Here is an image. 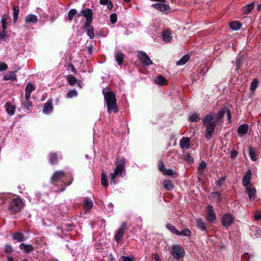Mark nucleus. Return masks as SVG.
Instances as JSON below:
<instances>
[{"label": "nucleus", "instance_id": "nucleus-1", "mask_svg": "<svg viewBox=\"0 0 261 261\" xmlns=\"http://www.w3.org/2000/svg\"><path fill=\"white\" fill-rule=\"evenodd\" d=\"M102 94L107 104L108 113H110L112 111L114 113L118 112L119 109L116 105V98L114 93L109 88H105L102 90Z\"/></svg>", "mask_w": 261, "mask_h": 261}, {"label": "nucleus", "instance_id": "nucleus-2", "mask_svg": "<svg viewBox=\"0 0 261 261\" xmlns=\"http://www.w3.org/2000/svg\"><path fill=\"white\" fill-rule=\"evenodd\" d=\"M125 159L122 158L121 159L118 158L115 162L116 167L113 173L110 174V183L111 185H116L117 181L116 178L117 177H124L125 175Z\"/></svg>", "mask_w": 261, "mask_h": 261}, {"label": "nucleus", "instance_id": "nucleus-3", "mask_svg": "<svg viewBox=\"0 0 261 261\" xmlns=\"http://www.w3.org/2000/svg\"><path fill=\"white\" fill-rule=\"evenodd\" d=\"M202 122L206 128L205 137L207 139L210 140L216 126V121L214 119V115L212 113L206 115Z\"/></svg>", "mask_w": 261, "mask_h": 261}, {"label": "nucleus", "instance_id": "nucleus-4", "mask_svg": "<svg viewBox=\"0 0 261 261\" xmlns=\"http://www.w3.org/2000/svg\"><path fill=\"white\" fill-rule=\"evenodd\" d=\"M23 204V203L20 199L18 198L13 199L9 204V210L11 213H18L22 207Z\"/></svg>", "mask_w": 261, "mask_h": 261}, {"label": "nucleus", "instance_id": "nucleus-5", "mask_svg": "<svg viewBox=\"0 0 261 261\" xmlns=\"http://www.w3.org/2000/svg\"><path fill=\"white\" fill-rule=\"evenodd\" d=\"M171 254L174 258L178 259L184 257L185 250L179 245H174L172 247Z\"/></svg>", "mask_w": 261, "mask_h": 261}, {"label": "nucleus", "instance_id": "nucleus-6", "mask_svg": "<svg viewBox=\"0 0 261 261\" xmlns=\"http://www.w3.org/2000/svg\"><path fill=\"white\" fill-rule=\"evenodd\" d=\"M137 57L144 66H149L153 63L148 56L143 51H138Z\"/></svg>", "mask_w": 261, "mask_h": 261}, {"label": "nucleus", "instance_id": "nucleus-7", "mask_svg": "<svg viewBox=\"0 0 261 261\" xmlns=\"http://www.w3.org/2000/svg\"><path fill=\"white\" fill-rule=\"evenodd\" d=\"M126 222H123L122 223L121 227L118 229L115 235V240L118 243L120 241L125 230L126 229Z\"/></svg>", "mask_w": 261, "mask_h": 261}, {"label": "nucleus", "instance_id": "nucleus-8", "mask_svg": "<svg viewBox=\"0 0 261 261\" xmlns=\"http://www.w3.org/2000/svg\"><path fill=\"white\" fill-rule=\"evenodd\" d=\"M82 14L86 18V20L85 22V24L86 25H88V24H91L92 21V15H93V12L92 10L90 9H86L85 10H83L81 12V14L79 15V16Z\"/></svg>", "mask_w": 261, "mask_h": 261}, {"label": "nucleus", "instance_id": "nucleus-9", "mask_svg": "<svg viewBox=\"0 0 261 261\" xmlns=\"http://www.w3.org/2000/svg\"><path fill=\"white\" fill-rule=\"evenodd\" d=\"M234 220L233 216L229 214H226L222 218V224L225 227L229 226L232 224Z\"/></svg>", "mask_w": 261, "mask_h": 261}, {"label": "nucleus", "instance_id": "nucleus-10", "mask_svg": "<svg viewBox=\"0 0 261 261\" xmlns=\"http://www.w3.org/2000/svg\"><path fill=\"white\" fill-rule=\"evenodd\" d=\"M206 218L210 222H213L216 219V214L212 205H208L206 207Z\"/></svg>", "mask_w": 261, "mask_h": 261}, {"label": "nucleus", "instance_id": "nucleus-11", "mask_svg": "<svg viewBox=\"0 0 261 261\" xmlns=\"http://www.w3.org/2000/svg\"><path fill=\"white\" fill-rule=\"evenodd\" d=\"M152 6L156 9L165 13L169 12L171 9L170 6L165 4L156 3L152 5Z\"/></svg>", "mask_w": 261, "mask_h": 261}, {"label": "nucleus", "instance_id": "nucleus-12", "mask_svg": "<svg viewBox=\"0 0 261 261\" xmlns=\"http://www.w3.org/2000/svg\"><path fill=\"white\" fill-rule=\"evenodd\" d=\"M65 173L62 171H58L55 172L51 177V182L53 184L60 180L65 176Z\"/></svg>", "mask_w": 261, "mask_h": 261}, {"label": "nucleus", "instance_id": "nucleus-13", "mask_svg": "<svg viewBox=\"0 0 261 261\" xmlns=\"http://www.w3.org/2000/svg\"><path fill=\"white\" fill-rule=\"evenodd\" d=\"M246 192L247 193L250 201L256 198V190L254 187L250 186L246 187Z\"/></svg>", "mask_w": 261, "mask_h": 261}, {"label": "nucleus", "instance_id": "nucleus-14", "mask_svg": "<svg viewBox=\"0 0 261 261\" xmlns=\"http://www.w3.org/2000/svg\"><path fill=\"white\" fill-rule=\"evenodd\" d=\"M251 177V171L250 170H248L243 176L242 182L243 185L245 187L250 186L249 185Z\"/></svg>", "mask_w": 261, "mask_h": 261}, {"label": "nucleus", "instance_id": "nucleus-15", "mask_svg": "<svg viewBox=\"0 0 261 261\" xmlns=\"http://www.w3.org/2000/svg\"><path fill=\"white\" fill-rule=\"evenodd\" d=\"M5 108L8 114L12 116L15 113V107L11 102L7 101L5 104Z\"/></svg>", "mask_w": 261, "mask_h": 261}, {"label": "nucleus", "instance_id": "nucleus-16", "mask_svg": "<svg viewBox=\"0 0 261 261\" xmlns=\"http://www.w3.org/2000/svg\"><path fill=\"white\" fill-rule=\"evenodd\" d=\"M190 139L188 137H182L179 142V145L181 149H188L190 147Z\"/></svg>", "mask_w": 261, "mask_h": 261}, {"label": "nucleus", "instance_id": "nucleus-17", "mask_svg": "<svg viewBox=\"0 0 261 261\" xmlns=\"http://www.w3.org/2000/svg\"><path fill=\"white\" fill-rule=\"evenodd\" d=\"M83 29L87 31V35L89 37L90 39L94 38V28L92 25H91V24H88V25L86 24H84Z\"/></svg>", "mask_w": 261, "mask_h": 261}, {"label": "nucleus", "instance_id": "nucleus-18", "mask_svg": "<svg viewBox=\"0 0 261 261\" xmlns=\"http://www.w3.org/2000/svg\"><path fill=\"white\" fill-rule=\"evenodd\" d=\"M53 109V107L52 101L50 100H47L44 105L42 112L45 114H48L52 111Z\"/></svg>", "mask_w": 261, "mask_h": 261}, {"label": "nucleus", "instance_id": "nucleus-19", "mask_svg": "<svg viewBox=\"0 0 261 261\" xmlns=\"http://www.w3.org/2000/svg\"><path fill=\"white\" fill-rule=\"evenodd\" d=\"M19 248L23 250L26 253H29L34 250V247L32 245L25 244L24 243H21L19 245Z\"/></svg>", "mask_w": 261, "mask_h": 261}, {"label": "nucleus", "instance_id": "nucleus-20", "mask_svg": "<svg viewBox=\"0 0 261 261\" xmlns=\"http://www.w3.org/2000/svg\"><path fill=\"white\" fill-rule=\"evenodd\" d=\"M34 90H35L34 86L31 83H28L25 87V97L30 98L31 92Z\"/></svg>", "mask_w": 261, "mask_h": 261}, {"label": "nucleus", "instance_id": "nucleus-21", "mask_svg": "<svg viewBox=\"0 0 261 261\" xmlns=\"http://www.w3.org/2000/svg\"><path fill=\"white\" fill-rule=\"evenodd\" d=\"M163 40L165 42H169L172 38V33L169 30L164 31L162 33Z\"/></svg>", "mask_w": 261, "mask_h": 261}, {"label": "nucleus", "instance_id": "nucleus-22", "mask_svg": "<svg viewBox=\"0 0 261 261\" xmlns=\"http://www.w3.org/2000/svg\"><path fill=\"white\" fill-rule=\"evenodd\" d=\"M254 6L255 3L254 2L245 6L242 9L243 13L246 14H249L254 9Z\"/></svg>", "mask_w": 261, "mask_h": 261}, {"label": "nucleus", "instance_id": "nucleus-23", "mask_svg": "<svg viewBox=\"0 0 261 261\" xmlns=\"http://www.w3.org/2000/svg\"><path fill=\"white\" fill-rule=\"evenodd\" d=\"M249 128V125L247 124H241L238 129V134L244 135L247 134Z\"/></svg>", "mask_w": 261, "mask_h": 261}, {"label": "nucleus", "instance_id": "nucleus-24", "mask_svg": "<svg viewBox=\"0 0 261 261\" xmlns=\"http://www.w3.org/2000/svg\"><path fill=\"white\" fill-rule=\"evenodd\" d=\"M38 19L36 15L33 14L28 15L25 19V21L27 23H35L38 21Z\"/></svg>", "mask_w": 261, "mask_h": 261}, {"label": "nucleus", "instance_id": "nucleus-25", "mask_svg": "<svg viewBox=\"0 0 261 261\" xmlns=\"http://www.w3.org/2000/svg\"><path fill=\"white\" fill-rule=\"evenodd\" d=\"M3 79L5 81H15L16 80V75L14 72L10 71L4 75Z\"/></svg>", "mask_w": 261, "mask_h": 261}, {"label": "nucleus", "instance_id": "nucleus-26", "mask_svg": "<svg viewBox=\"0 0 261 261\" xmlns=\"http://www.w3.org/2000/svg\"><path fill=\"white\" fill-rule=\"evenodd\" d=\"M30 98H26L25 97V101L22 103V106L27 109L29 112L32 109V102L30 100Z\"/></svg>", "mask_w": 261, "mask_h": 261}, {"label": "nucleus", "instance_id": "nucleus-27", "mask_svg": "<svg viewBox=\"0 0 261 261\" xmlns=\"http://www.w3.org/2000/svg\"><path fill=\"white\" fill-rule=\"evenodd\" d=\"M226 108H224L218 112L215 117L217 122H219L221 120V119L223 118L225 114L226 113Z\"/></svg>", "mask_w": 261, "mask_h": 261}, {"label": "nucleus", "instance_id": "nucleus-28", "mask_svg": "<svg viewBox=\"0 0 261 261\" xmlns=\"http://www.w3.org/2000/svg\"><path fill=\"white\" fill-rule=\"evenodd\" d=\"M155 83L158 85H165L167 84L166 79L162 75H158L154 80Z\"/></svg>", "mask_w": 261, "mask_h": 261}, {"label": "nucleus", "instance_id": "nucleus-29", "mask_svg": "<svg viewBox=\"0 0 261 261\" xmlns=\"http://www.w3.org/2000/svg\"><path fill=\"white\" fill-rule=\"evenodd\" d=\"M9 19V16L7 14H4L3 15L1 22H2V31H4V32H6L7 25V20Z\"/></svg>", "mask_w": 261, "mask_h": 261}, {"label": "nucleus", "instance_id": "nucleus-30", "mask_svg": "<svg viewBox=\"0 0 261 261\" xmlns=\"http://www.w3.org/2000/svg\"><path fill=\"white\" fill-rule=\"evenodd\" d=\"M84 208L87 211H90L93 206V202L91 199H86L84 201Z\"/></svg>", "mask_w": 261, "mask_h": 261}, {"label": "nucleus", "instance_id": "nucleus-31", "mask_svg": "<svg viewBox=\"0 0 261 261\" xmlns=\"http://www.w3.org/2000/svg\"><path fill=\"white\" fill-rule=\"evenodd\" d=\"M163 185L165 189L171 190L174 187V185L170 179H165L163 182Z\"/></svg>", "mask_w": 261, "mask_h": 261}, {"label": "nucleus", "instance_id": "nucleus-32", "mask_svg": "<svg viewBox=\"0 0 261 261\" xmlns=\"http://www.w3.org/2000/svg\"><path fill=\"white\" fill-rule=\"evenodd\" d=\"M13 239L21 242L24 241L25 238L22 233L17 232L13 235Z\"/></svg>", "mask_w": 261, "mask_h": 261}, {"label": "nucleus", "instance_id": "nucleus-33", "mask_svg": "<svg viewBox=\"0 0 261 261\" xmlns=\"http://www.w3.org/2000/svg\"><path fill=\"white\" fill-rule=\"evenodd\" d=\"M48 160L50 164L54 165L57 163L58 157L56 153H50L48 155Z\"/></svg>", "mask_w": 261, "mask_h": 261}, {"label": "nucleus", "instance_id": "nucleus-34", "mask_svg": "<svg viewBox=\"0 0 261 261\" xmlns=\"http://www.w3.org/2000/svg\"><path fill=\"white\" fill-rule=\"evenodd\" d=\"M190 57L188 55H185L181 59L176 62V64L178 66L185 64L189 60Z\"/></svg>", "mask_w": 261, "mask_h": 261}, {"label": "nucleus", "instance_id": "nucleus-35", "mask_svg": "<svg viewBox=\"0 0 261 261\" xmlns=\"http://www.w3.org/2000/svg\"><path fill=\"white\" fill-rule=\"evenodd\" d=\"M101 182L102 185L103 186L108 187L109 186V182L107 179V174L104 171V170H102L101 173Z\"/></svg>", "mask_w": 261, "mask_h": 261}, {"label": "nucleus", "instance_id": "nucleus-36", "mask_svg": "<svg viewBox=\"0 0 261 261\" xmlns=\"http://www.w3.org/2000/svg\"><path fill=\"white\" fill-rule=\"evenodd\" d=\"M124 59V55L121 53H117L115 55V60L119 65H121Z\"/></svg>", "mask_w": 261, "mask_h": 261}, {"label": "nucleus", "instance_id": "nucleus-37", "mask_svg": "<svg viewBox=\"0 0 261 261\" xmlns=\"http://www.w3.org/2000/svg\"><path fill=\"white\" fill-rule=\"evenodd\" d=\"M13 21L14 22H16L17 21L18 15L19 13V7L17 6H13Z\"/></svg>", "mask_w": 261, "mask_h": 261}, {"label": "nucleus", "instance_id": "nucleus-38", "mask_svg": "<svg viewBox=\"0 0 261 261\" xmlns=\"http://www.w3.org/2000/svg\"><path fill=\"white\" fill-rule=\"evenodd\" d=\"M249 153L251 160L256 161L257 160L256 152L254 148L249 147Z\"/></svg>", "mask_w": 261, "mask_h": 261}, {"label": "nucleus", "instance_id": "nucleus-39", "mask_svg": "<svg viewBox=\"0 0 261 261\" xmlns=\"http://www.w3.org/2000/svg\"><path fill=\"white\" fill-rule=\"evenodd\" d=\"M230 28L233 30H239L241 28V24L237 21H232L229 24Z\"/></svg>", "mask_w": 261, "mask_h": 261}, {"label": "nucleus", "instance_id": "nucleus-40", "mask_svg": "<svg viewBox=\"0 0 261 261\" xmlns=\"http://www.w3.org/2000/svg\"><path fill=\"white\" fill-rule=\"evenodd\" d=\"M67 80L68 83L71 86L74 85L77 81L76 78L71 75H69L67 76Z\"/></svg>", "mask_w": 261, "mask_h": 261}, {"label": "nucleus", "instance_id": "nucleus-41", "mask_svg": "<svg viewBox=\"0 0 261 261\" xmlns=\"http://www.w3.org/2000/svg\"><path fill=\"white\" fill-rule=\"evenodd\" d=\"M191 231L188 229L182 230L181 231H178L177 233V235L180 236H190L191 234Z\"/></svg>", "mask_w": 261, "mask_h": 261}, {"label": "nucleus", "instance_id": "nucleus-42", "mask_svg": "<svg viewBox=\"0 0 261 261\" xmlns=\"http://www.w3.org/2000/svg\"><path fill=\"white\" fill-rule=\"evenodd\" d=\"M196 222L199 228L202 230H205L206 227L204 223L201 219H197L196 220Z\"/></svg>", "mask_w": 261, "mask_h": 261}, {"label": "nucleus", "instance_id": "nucleus-43", "mask_svg": "<svg viewBox=\"0 0 261 261\" xmlns=\"http://www.w3.org/2000/svg\"><path fill=\"white\" fill-rule=\"evenodd\" d=\"M77 95V92L75 90H69L66 94V97L68 98L76 97Z\"/></svg>", "mask_w": 261, "mask_h": 261}, {"label": "nucleus", "instance_id": "nucleus-44", "mask_svg": "<svg viewBox=\"0 0 261 261\" xmlns=\"http://www.w3.org/2000/svg\"><path fill=\"white\" fill-rule=\"evenodd\" d=\"M206 163L204 161H201L199 164L198 169L199 174H203V170L206 168Z\"/></svg>", "mask_w": 261, "mask_h": 261}, {"label": "nucleus", "instance_id": "nucleus-45", "mask_svg": "<svg viewBox=\"0 0 261 261\" xmlns=\"http://www.w3.org/2000/svg\"><path fill=\"white\" fill-rule=\"evenodd\" d=\"M166 228L169 229L170 231L172 232L177 234V232H178V230H177V229L175 228V227L172 225H171L170 223H168L166 225Z\"/></svg>", "mask_w": 261, "mask_h": 261}, {"label": "nucleus", "instance_id": "nucleus-46", "mask_svg": "<svg viewBox=\"0 0 261 261\" xmlns=\"http://www.w3.org/2000/svg\"><path fill=\"white\" fill-rule=\"evenodd\" d=\"M189 119L191 122H197L200 120L199 115L197 113L192 114Z\"/></svg>", "mask_w": 261, "mask_h": 261}, {"label": "nucleus", "instance_id": "nucleus-47", "mask_svg": "<svg viewBox=\"0 0 261 261\" xmlns=\"http://www.w3.org/2000/svg\"><path fill=\"white\" fill-rule=\"evenodd\" d=\"M258 84V81L257 79H255L253 80V81L251 83L250 85V89L252 91H254L256 89L257 86Z\"/></svg>", "mask_w": 261, "mask_h": 261}, {"label": "nucleus", "instance_id": "nucleus-48", "mask_svg": "<svg viewBox=\"0 0 261 261\" xmlns=\"http://www.w3.org/2000/svg\"><path fill=\"white\" fill-rule=\"evenodd\" d=\"M76 12L77 11L74 9H72L70 10H69L68 13V19L69 20H71L73 19L74 16L76 13Z\"/></svg>", "mask_w": 261, "mask_h": 261}, {"label": "nucleus", "instance_id": "nucleus-49", "mask_svg": "<svg viewBox=\"0 0 261 261\" xmlns=\"http://www.w3.org/2000/svg\"><path fill=\"white\" fill-rule=\"evenodd\" d=\"M163 173L166 175L168 176H174L176 175V173L171 170V169H166Z\"/></svg>", "mask_w": 261, "mask_h": 261}, {"label": "nucleus", "instance_id": "nucleus-50", "mask_svg": "<svg viewBox=\"0 0 261 261\" xmlns=\"http://www.w3.org/2000/svg\"><path fill=\"white\" fill-rule=\"evenodd\" d=\"M184 159L190 164L193 163L194 161V159L189 154H185L184 156Z\"/></svg>", "mask_w": 261, "mask_h": 261}, {"label": "nucleus", "instance_id": "nucleus-51", "mask_svg": "<svg viewBox=\"0 0 261 261\" xmlns=\"http://www.w3.org/2000/svg\"><path fill=\"white\" fill-rule=\"evenodd\" d=\"M110 19L112 23H115L117 21V16L115 13H112L110 15Z\"/></svg>", "mask_w": 261, "mask_h": 261}, {"label": "nucleus", "instance_id": "nucleus-52", "mask_svg": "<svg viewBox=\"0 0 261 261\" xmlns=\"http://www.w3.org/2000/svg\"><path fill=\"white\" fill-rule=\"evenodd\" d=\"M166 168H165V166L163 163V162L161 161L159 162V170L162 172H164V171L166 170Z\"/></svg>", "mask_w": 261, "mask_h": 261}, {"label": "nucleus", "instance_id": "nucleus-53", "mask_svg": "<svg viewBox=\"0 0 261 261\" xmlns=\"http://www.w3.org/2000/svg\"><path fill=\"white\" fill-rule=\"evenodd\" d=\"M5 250L6 252L10 253L12 252L13 249L12 247L10 245L7 244L5 246Z\"/></svg>", "mask_w": 261, "mask_h": 261}, {"label": "nucleus", "instance_id": "nucleus-54", "mask_svg": "<svg viewBox=\"0 0 261 261\" xmlns=\"http://www.w3.org/2000/svg\"><path fill=\"white\" fill-rule=\"evenodd\" d=\"M8 66L6 63L3 62H0V71H3L7 70Z\"/></svg>", "mask_w": 261, "mask_h": 261}, {"label": "nucleus", "instance_id": "nucleus-55", "mask_svg": "<svg viewBox=\"0 0 261 261\" xmlns=\"http://www.w3.org/2000/svg\"><path fill=\"white\" fill-rule=\"evenodd\" d=\"M254 218L256 220L261 219V211H256L254 215Z\"/></svg>", "mask_w": 261, "mask_h": 261}, {"label": "nucleus", "instance_id": "nucleus-56", "mask_svg": "<svg viewBox=\"0 0 261 261\" xmlns=\"http://www.w3.org/2000/svg\"><path fill=\"white\" fill-rule=\"evenodd\" d=\"M122 261H133V257H131L129 256H122L121 257Z\"/></svg>", "mask_w": 261, "mask_h": 261}, {"label": "nucleus", "instance_id": "nucleus-57", "mask_svg": "<svg viewBox=\"0 0 261 261\" xmlns=\"http://www.w3.org/2000/svg\"><path fill=\"white\" fill-rule=\"evenodd\" d=\"M226 113L227 114V117L228 121L230 122L231 118V113L229 109L226 108Z\"/></svg>", "mask_w": 261, "mask_h": 261}, {"label": "nucleus", "instance_id": "nucleus-58", "mask_svg": "<svg viewBox=\"0 0 261 261\" xmlns=\"http://www.w3.org/2000/svg\"><path fill=\"white\" fill-rule=\"evenodd\" d=\"M225 180V177H220L218 181V185L219 186H221L223 184Z\"/></svg>", "mask_w": 261, "mask_h": 261}, {"label": "nucleus", "instance_id": "nucleus-59", "mask_svg": "<svg viewBox=\"0 0 261 261\" xmlns=\"http://www.w3.org/2000/svg\"><path fill=\"white\" fill-rule=\"evenodd\" d=\"M249 258V255L248 253H244L242 256V261H248V259Z\"/></svg>", "mask_w": 261, "mask_h": 261}, {"label": "nucleus", "instance_id": "nucleus-60", "mask_svg": "<svg viewBox=\"0 0 261 261\" xmlns=\"http://www.w3.org/2000/svg\"><path fill=\"white\" fill-rule=\"evenodd\" d=\"M238 155V152L236 150H232L231 151L230 157L231 158H235Z\"/></svg>", "mask_w": 261, "mask_h": 261}, {"label": "nucleus", "instance_id": "nucleus-61", "mask_svg": "<svg viewBox=\"0 0 261 261\" xmlns=\"http://www.w3.org/2000/svg\"><path fill=\"white\" fill-rule=\"evenodd\" d=\"M68 66L70 67V70L72 72H73L74 73L76 72V69H75L74 66L71 63L69 64Z\"/></svg>", "mask_w": 261, "mask_h": 261}, {"label": "nucleus", "instance_id": "nucleus-62", "mask_svg": "<svg viewBox=\"0 0 261 261\" xmlns=\"http://www.w3.org/2000/svg\"><path fill=\"white\" fill-rule=\"evenodd\" d=\"M6 36V32L2 31V32H0V39H4L5 38Z\"/></svg>", "mask_w": 261, "mask_h": 261}, {"label": "nucleus", "instance_id": "nucleus-63", "mask_svg": "<svg viewBox=\"0 0 261 261\" xmlns=\"http://www.w3.org/2000/svg\"><path fill=\"white\" fill-rule=\"evenodd\" d=\"M107 5L108 8L110 10L112 9L113 8V4L111 2H108V3L106 4Z\"/></svg>", "mask_w": 261, "mask_h": 261}, {"label": "nucleus", "instance_id": "nucleus-64", "mask_svg": "<svg viewBox=\"0 0 261 261\" xmlns=\"http://www.w3.org/2000/svg\"><path fill=\"white\" fill-rule=\"evenodd\" d=\"M154 260H155V261H161L159 254H155V255H154Z\"/></svg>", "mask_w": 261, "mask_h": 261}]
</instances>
